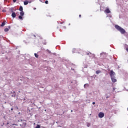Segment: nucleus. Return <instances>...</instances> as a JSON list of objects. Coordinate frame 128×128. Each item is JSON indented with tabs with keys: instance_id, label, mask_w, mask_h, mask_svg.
I'll return each mask as SVG.
<instances>
[{
	"instance_id": "6e6552de",
	"label": "nucleus",
	"mask_w": 128,
	"mask_h": 128,
	"mask_svg": "<svg viewBox=\"0 0 128 128\" xmlns=\"http://www.w3.org/2000/svg\"><path fill=\"white\" fill-rule=\"evenodd\" d=\"M100 72H102L100 71V70H98L96 72V74H100Z\"/></svg>"
},
{
	"instance_id": "9b49d317",
	"label": "nucleus",
	"mask_w": 128,
	"mask_h": 128,
	"mask_svg": "<svg viewBox=\"0 0 128 128\" xmlns=\"http://www.w3.org/2000/svg\"><path fill=\"white\" fill-rule=\"evenodd\" d=\"M24 8H22V6H20V8H19V10H20V12H22Z\"/></svg>"
},
{
	"instance_id": "20e7f679",
	"label": "nucleus",
	"mask_w": 128,
	"mask_h": 128,
	"mask_svg": "<svg viewBox=\"0 0 128 128\" xmlns=\"http://www.w3.org/2000/svg\"><path fill=\"white\" fill-rule=\"evenodd\" d=\"M111 80L113 82H116V79L115 77H111Z\"/></svg>"
},
{
	"instance_id": "4be33fe9",
	"label": "nucleus",
	"mask_w": 128,
	"mask_h": 128,
	"mask_svg": "<svg viewBox=\"0 0 128 128\" xmlns=\"http://www.w3.org/2000/svg\"><path fill=\"white\" fill-rule=\"evenodd\" d=\"M92 104H96V102H93Z\"/></svg>"
},
{
	"instance_id": "1a4fd4ad",
	"label": "nucleus",
	"mask_w": 128,
	"mask_h": 128,
	"mask_svg": "<svg viewBox=\"0 0 128 128\" xmlns=\"http://www.w3.org/2000/svg\"><path fill=\"white\" fill-rule=\"evenodd\" d=\"M28 4V1L26 0V1L24 2V6H26V4Z\"/></svg>"
},
{
	"instance_id": "4468645a",
	"label": "nucleus",
	"mask_w": 128,
	"mask_h": 128,
	"mask_svg": "<svg viewBox=\"0 0 128 128\" xmlns=\"http://www.w3.org/2000/svg\"><path fill=\"white\" fill-rule=\"evenodd\" d=\"M86 86H88V84H84V88H86Z\"/></svg>"
},
{
	"instance_id": "0eeeda50",
	"label": "nucleus",
	"mask_w": 128,
	"mask_h": 128,
	"mask_svg": "<svg viewBox=\"0 0 128 128\" xmlns=\"http://www.w3.org/2000/svg\"><path fill=\"white\" fill-rule=\"evenodd\" d=\"M20 14L22 16L24 15V11H21V12H20Z\"/></svg>"
},
{
	"instance_id": "39448f33",
	"label": "nucleus",
	"mask_w": 128,
	"mask_h": 128,
	"mask_svg": "<svg viewBox=\"0 0 128 128\" xmlns=\"http://www.w3.org/2000/svg\"><path fill=\"white\" fill-rule=\"evenodd\" d=\"M105 12H106V14H110V9L106 8L105 10Z\"/></svg>"
},
{
	"instance_id": "f3484780",
	"label": "nucleus",
	"mask_w": 128,
	"mask_h": 128,
	"mask_svg": "<svg viewBox=\"0 0 128 128\" xmlns=\"http://www.w3.org/2000/svg\"><path fill=\"white\" fill-rule=\"evenodd\" d=\"M34 56H36V58H38V55L36 54H34Z\"/></svg>"
},
{
	"instance_id": "a878e982",
	"label": "nucleus",
	"mask_w": 128,
	"mask_h": 128,
	"mask_svg": "<svg viewBox=\"0 0 128 128\" xmlns=\"http://www.w3.org/2000/svg\"><path fill=\"white\" fill-rule=\"evenodd\" d=\"M20 120V122H22V120Z\"/></svg>"
},
{
	"instance_id": "5701e85b",
	"label": "nucleus",
	"mask_w": 128,
	"mask_h": 128,
	"mask_svg": "<svg viewBox=\"0 0 128 128\" xmlns=\"http://www.w3.org/2000/svg\"><path fill=\"white\" fill-rule=\"evenodd\" d=\"M79 17H80V18H82V15H81V14H80V15H79Z\"/></svg>"
},
{
	"instance_id": "f257e3e1",
	"label": "nucleus",
	"mask_w": 128,
	"mask_h": 128,
	"mask_svg": "<svg viewBox=\"0 0 128 128\" xmlns=\"http://www.w3.org/2000/svg\"><path fill=\"white\" fill-rule=\"evenodd\" d=\"M115 28L120 32H121L122 34H126V30L118 24L115 25Z\"/></svg>"
},
{
	"instance_id": "cd10ccee",
	"label": "nucleus",
	"mask_w": 128,
	"mask_h": 128,
	"mask_svg": "<svg viewBox=\"0 0 128 128\" xmlns=\"http://www.w3.org/2000/svg\"><path fill=\"white\" fill-rule=\"evenodd\" d=\"M69 26H70V24H69Z\"/></svg>"
},
{
	"instance_id": "bb28decb",
	"label": "nucleus",
	"mask_w": 128,
	"mask_h": 128,
	"mask_svg": "<svg viewBox=\"0 0 128 128\" xmlns=\"http://www.w3.org/2000/svg\"><path fill=\"white\" fill-rule=\"evenodd\" d=\"M71 112H72V110H71Z\"/></svg>"
},
{
	"instance_id": "ddd939ff",
	"label": "nucleus",
	"mask_w": 128,
	"mask_h": 128,
	"mask_svg": "<svg viewBox=\"0 0 128 128\" xmlns=\"http://www.w3.org/2000/svg\"><path fill=\"white\" fill-rule=\"evenodd\" d=\"M4 24H6V23H4V22H2L1 24V26H4Z\"/></svg>"
},
{
	"instance_id": "f8f14e48",
	"label": "nucleus",
	"mask_w": 128,
	"mask_h": 128,
	"mask_svg": "<svg viewBox=\"0 0 128 128\" xmlns=\"http://www.w3.org/2000/svg\"><path fill=\"white\" fill-rule=\"evenodd\" d=\"M35 128H40V124H37Z\"/></svg>"
},
{
	"instance_id": "f03ea898",
	"label": "nucleus",
	"mask_w": 128,
	"mask_h": 128,
	"mask_svg": "<svg viewBox=\"0 0 128 128\" xmlns=\"http://www.w3.org/2000/svg\"><path fill=\"white\" fill-rule=\"evenodd\" d=\"M110 76L113 78L116 76V73L113 70H111L110 73Z\"/></svg>"
},
{
	"instance_id": "393cba45",
	"label": "nucleus",
	"mask_w": 128,
	"mask_h": 128,
	"mask_svg": "<svg viewBox=\"0 0 128 128\" xmlns=\"http://www.w3.org/2000/svg\"><path fill=\"white\" fill-rule=\"evenodd\" d=\"M11 110H14V108H11Z\"/></svg>"
},
{
	"instance_id": "c85d7f7f",
	"label": "nucleus",
	"mask_w": 128,
	"mask_h": 128,
	"mask_svg": "<svg viewBox=\"0 0 128 128\" xmlns=\"http://www.w3.org/2000/svg\"><path fill=\"white\" fill-rule=\"evenodd\" d=\"M108 97H106V98H108Z\"/></svg>"
},
{
	"instance_id": "423d86ee",
	"label": "nucleus",
	"mask_w": 128,
	"mask_h": 128,
	"mask_svg": "<svg viewBox=\"0 0 128 128\" xmlns=\"http://www.w3.org/2000/svg\"><path fill=\"white\" fill-rule=\"evenodd\" d=\"M12 16L14 18H16V13L14 12H12Z\"/></svg>"
},
{
	"instance_id": "412c9836",
	"label": "nucleus",
	"mask_w": 128,
	"mask_h": 128,
	"mask_svg": "<svg viewBox=\"0 0 128 128\" xmlns=\"http://www.w3.org/2000/svg\"><path fill=\"white\" fill-rule=\"evenodd\" d=\"M3 12H6V10H2V11Z\"/></svg>"
},
{
	"instance_id": "dca6fc26",
	"label": "nucleus",
	"mask_w": 128,
	"mask_h": 128,
	"mask_svg": "<svg viewBox=\"0 0 128 128\" xmlns=\"http://www.w3.org/2000/svg\"><path fill=\"white\" fill-rule=\"evenodd\" d=\"M18 18H20V20H22V16H18Z\"/></svg>"
},
{
	"instance_id": "a211bd4d",
	"label": "nucleus",
	"mask_w": 128,
	"mask_h": 128,
	"mask_svg": "<svg viewBox=\"0 0 128 128\" xmlns=\"http://www.w3.org/2000/svg\"><path fill=\"white\" fill-rule=\"evenodd\" d=\"M87 126H88V127L90 126V124L88 123V124H87Z\"/></svg>"
},
{
	"instance_id": "aec40b11",
	"label": "nucleus",
	"mask_w": 128,
	"mask_h": 128,
	"mask_svg": "<svg viewBox=\"0 0 128 128\" xmlns=\"http://www.w3.org/2000/svg\"><path fill=\"white\" fill-rule=\"evenodd\" d=\"M13 2H16V0H13Z\"/></svg>"
},
{
	"instance_id": "2eb2a0df",
	"label": "nucleus",
	"mask_w": 128,
	"mask_h": 128,
	"mask_svg": "<svg viewBox=\"0 0 128 128\" xmlns=\"http://www.w3.org/2000/svg\"><path fill=\"white\" fill-rule=\"evenodd\" d=\"M4 32H8V28H6L4 29Z\"/></svg>"
},
{
	"instance_id": "7ed1b4c3",
	"label": "nucleus",
	"mask_w": 128,
	"mask_h": 128,
	"mask_svg": "<svg viewBox=\"0 0 128 128\" xmlns=\"http://www.w3.org/2000/svg\"><path fill=\"white\" fill-rule=\"evenodd\" d=\"M98 116L100 118H104V114L102 112H100L98 114Z\"/></svg>"
},
{
	"instance_id": "9d476101",
	"label": "nucleus",
	"mask_w": 128,
	"mask_h": 128,
	"mask_svg": "<svg viewBox=\"0 0 128 128\" xmlns=\"http://www.w3.org/2000/svg\"><path fill=\"white\" fill-rule=\"evenodd\" d=\"M102 56H104V58H106V54L104 53H102L101 54V56L100 57L101 58H102Z\"/></svg>"
},
{
	"instance_id": "b1692460",
	"label": "nucleus",
	"mask_w": 128,
	"mask_h": 128,
	"mask_svg": "<svg viewBox=\"0 0 128 128\" xmlns=\"http://www.w3.org/2000/svg\"><path fill=\"white\" fill-rule=\"evenodd\" d=\"M12 126H18V124H12Z\"/></svg>"
},
{
	"instance_id": "6ab92c4d",
	"label": "nucleus",
	"mask_w": 128,
	"mask_h": 128,
	"mask_svg": "<svg viewBox=\"0 0 128 128\" xmlns=\"http://www.w3.org/2000/svg\"><path fill=\"white\" fill-rule=\"evenodd\" d=\"M45 4H48V1L46 0L45 1Z\"/></svg>"
}]
</instances>
